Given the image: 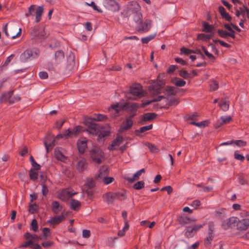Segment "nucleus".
Here are the masks:
<instances>
[{
    "instance_id": "obj_23",
    "label": "nucleus",
    "mask_w": 249,
    "mask_h": 249,
    "mask_svg": "<svg viewBox=\"0 0 249 249\" xmlns=\"http://www.w3.org/2000/svg\"><path fill=\"white\" fill-rule=\"evenodd\" d=\"M107 119V116L105 115H103V114H95L94 115V116L93 117H90V118H88L87 119H85V122L87 124V123L89 122V120H91V121H102L106 120Z\"/></svg>"
},
{
    "instance_id": "obj_34",
    "label": "nucleus",
    "mask_w": 249,
    "mask_h": 249,
    "mask_svg": "<svg viewBox=\"0 0 249 249\" xmlns=\"http://www.w3.org/2000/svg\"><path fill=\"white\" fill-rule=\"evenodd\" d=\"M203 31L206 33H212L213 31V26L209 23L203 22L202 23Z\"/></svg>"
},
{
    "instance_id": "obj_55",
    "label": "nucleus",
    "mask_w": 249,
    "mask_h": 249,
    "mask_svg": "<svg viewBox=\"0 0 249 249\" xmlns=\"http://www.w3.org/2000/svg\"><path fill=\"white\" fill-rule=\"evenodd\" d=\"M38 174L34 170L31 169L30 171V177L33 180H36L37 178Z\"/></svg>"
},
{
    "instance_id": "obj_12",
    "label": "nucleus",
    "mask_w": 249,
    "mask_h": 249,
    "mask_svg": "<svg viewBox=\"0 0 249 249\" xmlns=\"http://www.w3.org/2000/svg\"><path fill=\"white\" fill-rule=\"evenodd\" d=\"M92 121L89 120V122L87 124L84 122L85 124L88 126V128L85 129L89 134L93 135H96L98 133L99 129L97 125L92 123Z\"/></svg>"
},
{
    "instance_id": "obj_17",
    "label": "nucleus",
    "mask_w": 249,
    "mask_h": 249,
    "mask_svg": "<svg viewBox=\"0 0 249 249\" xmlns=\"http://www.w3.org/2000/svg\"><path fill=\"white\" fill-rule=\"evenodd\" d=\"M133 124V122L131 118H126V119L123 123L122 125L120 126L119 129V131L120 132H122L124 130L129 129L132 127Z\"/></svg>"
},
{
    "instance_id": "obj_44",
    "label": "nucleus",
    "mask_w": 249,
    "mask_h": 249,
    "mask_svg": "<svg viewBox=\"0 0 249 249\" xmlns=\"http://www.w3.org/2000/svg\"><path fill=\"white\" fill-rule=\"evenodd\" d=\"M71 131L73 133V134H74V135H77L80 132L85 131V129H83V128L81 126L78 125L74 127L72 130Z\"/></svg>"
},
{
    "instance_id": "obj_31",
    "label": "nucleus",
    "mask_w": 249,
    "mask_h": 249,
    "mask_svg": "<svg viewBox=\"0 0 249 249\" xmlns=\"http://www.w3.org/2000/svg\"><path fill=\"white\" fill-rule=\"evenodd\" d=\"M62 206L59 205L58 202L54 201L52 204V210L55 214H57L61 210Z\"/></svg>"
},
{
    "instance_id": "obj_59",
    "label": "nucleus",
    "mask_w": 249,
    "mask_h": 249,
    "mask_svg": "<svg viewBox=\"0 0 249 249\" xmlns=\"http://www.w3.org/2000/svg\"><path fill=\"white\" fill-rule=\"evenodd\" d=\"M50 230L48 228H44L42 231V234L44 239H46L50 235Z\"/></svg>"
},
{
    "instance_id": "obj_1",
    "label": "nucleus",
    "mask_w": 249,
    "mask_h": 249,
    "mask_svg": "<svg viewBox=\"0 0 249 249\" xmlns=\"http://www.w3.org/2000/svg\"><path fill=\"white\" fill-rule=\"evenodd\" d=\"M124 95L128 99L136 100L144 97L146 95V92L141 84L135 83L130 87L128 91L124 92Z\"/></svg>"
},
{
    "instance_id": "obj_63",
    "label": "nucleus",
    "mask_w": 249,
    "mask_h": 249,
    "mask_svg": "<svg viewBox=\"0 0 249 249\" xmlns=\"http://www.w3.org/2000/svg\"><path fill=\"white\" fill-rule=\"evenodd\" d=\"M86 185L89 188H92L95 185V182L92 179H89L87 180Z\"/></svg>"
},
{
    "instance_id": "obj_20",
    "label": "nucleus",
    "mask_w": 249,
    "mask_h": 249,
    "mask_svg": "<svg viewBox=\"0 0 249 249\" xmlns=\"http://www.w3.org/2000/svg\"><path fill=\"white\" fill-rule=\"evenodd\" d=\"M105 6L108 9L113 11H118L120 9L119 4L114 0H106Z\"/></svg>"
},
{
    "instance_id": "obj_50",
    "label": "nucleus",
    "mask_w": 249,
    "mask_h": 249,
    "mask_svg": "<svg viewBox=\"0 0 249 249\" xmlns=\"http://www.w3.org/2000/svg\"><path fill=\"white\" fill-rule=\"evenodd\" d=\"M233 144L240 147L245 146L247 145V142L243 140H233Z\"/></svg>"
},
{
    "instance_id": "obj_6",
    "label": "nucleus",
    "mask_w": 249,
    "mask_h": 249,
    "mask_svg": "<svg viewBox=\"0 0 249 249\" xmlns=\"http://www.w3.org/2000/svg\"><path fill=\"white\" fill-rule=\"evenodd\" d=\"M130 9L134 12V20L135 23L137 24L141 23V22L142 20V15L140 12V6L138 3L135 1H132L130 3Z\"/></svg>"
},
{
    "instance_id": "obj_40",
    "label": "nucleus",
    "mask_w": 249,
    "mask_h": 249,
    "mask_svg": "<svg viewBox=\"0 0 249 249\" xmlns=\"http://www.w3.org/2000/svg\"><path fill=\"white\" fill-rule=\"evenodd\" d=\"M114 196L116 199H118L120 200H124L126 198V194L124 191L123 192H118L114 193Z\"/></svg>"
},
{
    "instance_id": "obj_25",
    "label": "nucleus",
    "mask_w": 249,
    "mask_h": 249,
    "mask_svg": "<svg viewBox=\"0 0 249 249\" xmlns=\"http://www.w3.org/2000/svg\"><path fill=\"white\" fill-rule=\"evenodd\" d=\"M249 9L247 7L243 6L236 10L235 15L237 17H239L241 15L244 18L246 16L249 15Z\"/></svg>"
},
{
    "instance_id": "obj_56",
    "label": "nucleus",
    "mask_w": 249,
    "mask_h": 249,
    "mask_svg": "<svg viewBox=\"0 0 249 249\" xmlns=\"http://www.w3.org/2000/svg\"><path fill=\"white\" fill-rule=\"evenodd\" d=\"M109 131H102L101 132L98 137V141H99L100 139H102V138L108 136L109 135Z\"/></svg>"
},
{
    "instance_id": "obj_48",
    "label": "nucleus",
    "mask_w": 249,
    "mask_h": 249,
    "mask_svg": "<svg viewBox=\"0 0 249 249\" xmlns=\"http://www.w3.org/2000/svg\"><path fill=\"white\" fill-rule=\"evenodd\" d=\"M232 25H233V23H232L231 22H230L229 23L225 24L224 25V27H225V29L228 30L229 32L231 34V35H235V32L232 29Z\"/></svg>"
},
{
    "instance_id": "obj_4",
    "label": "nucleus",
    "mask_w": 249,
    "mask_h": 249,
    "mask_svg": "<svg viewBox=\"0 0 249 249\" xmlns=\"http://www.w3.org/2000/svg\"><path fill=\"white\" fill-rule=\"evenodd\" d=\"M204 225V223L190 225L184 230V236L187 238L193 237Z\"/></svg>"
},
{
    "instance_id": "obj_53",
    "label": "nucleus",
    "mask_w": 249,
    "mask_h": 249,
    "mask_svg": "<svg viewBox=\"0 0 249 249\" xmlns=\"http://www.w3.org/2000/svg\"><path fill=\"white\" fill-rule=\"evenodd\" d=\"M202 49L204 52L205 55L210 59L213 60H215V57L211 53H209V52L206 49V48L204 46H202Z\"/></svg>"
},
{
    "instance_id": "obj_33",
    "label": "nucleus",
    "mask_w": 249,
    "mask_h": 249,
    "mask_svg": "<svg viewBox=\"0 0 249 249\" xmlns=\"http://www.w3.org/2000/svg\"><path fill=\"white\" fill-rule=\"evenodd\" d=\"M163 98H164V97L163 96L159 95L157 97H154L151 100H147L146 101H143L142 103V106H145L150 104L152 102L160 101L162 99H163Z\"/></svg>"
},
{
    "instance_id": "obj_62",
    "label": "nucleus",
    "mask_w": 249,
    "mask_h": 249,
    "mask_svg": "<svg viewBox=\"0 0 249 249\" xmlns=\"http://www.w3.org/2000/svg\"><path fill=\"white\" fill-rule=\"evenodd\" d=\"M42 186V193L43 196H46L49 192L47 186L45 185V183L41 184Z\"/></svg>"
},
{
    "instance_id": "obj_13",
    "label": "nucleus",
    "mask_w": 249,
    "mask_h": 249,
    "mask_svg": "<svg viewBox=\"0 0 249 249\" xmlns=\"http://www.w3.org/2000/svg\"><path fill=\"white\" fill-rule=\"evenodd\" d=\"M145 173L144 169H142L137 172H136L132 177H130L128 176V175H125L124 176V178L127 180L129 183H133L135 181L139 179L140 178V177L142 175V174Z\"/></svg>"
},
{
    "instance_id": "obj_51",
    "label": "nucleus",
    "mask_w": 249,
    "mask_h": 249,
    "mask_svg": "<svg viewBox=\"0 0 249 249\" xmlns=\"http://www.w3.org/2000/svg\"><path fill=\"white\" fill-rule=\"evenodd\" d=\"M155 36V35H150L147 36L142 37L141 39L142 42L143 44H147L152 39H153Z\"/></svg>"
},
{
    "instance_id": "obj_57",
    "label": "nucleus",
    "mask_w": 249,
    "mask_h": 249,
    "mask_svg": "<svg viewBox=\"0 0 249 249\" xmlns=\"http://www.w3.org/2000/svg\"><path fill=\"white\" fill-rule=\"evenodd\" d=\"M35 5H31L29 8H28V12L25 14V16L26 17H29L30 16L33 15V12L35 10Z\"/></svg>"
},
{
    "instance_id": "obj_28",
    "label": "nucleus",
    "mask_w": 249,
    "mask_h": 249,
    "mask_svg": "<svg viewBox=\"0 0 249 249\" xmlns=\"http://www.w3.org/2000/svg\"><path fill=\"white\" fill-rule=\"evenodd\" d=\"M24 238L27 240L33 241V243L37 242L41 238L36 234H31L29 232H27L24 234Z\"/></svg>"
},
{
    "instance_id": "obj_37",
    "label": "nucleus",
    "mask_w": 249,
    "mask_h": 249,
    "mask_svg": "<svg viewBox=\"0 0 249 249\" xmlns=\"http://www.w3.org/2000/svg\"><path fill=\"white\" fill-rule=\"evenodd\" d=\"M167 104L169 106H176L179 102L178 99L175 96L171 97L167 99Z\"/></svg>"
},
{
    "instance_id": "obj_2",
    "label": "nucleus",
    "mask_w": 249,
    "mask_h": 249,
    "mask_svg": "<svg viewBox=\"0 0 249 249\" xmlns=\"http://www.w3.org/2000/svg\"><path fill=\"white\" fill-rule=\"evenodd\" d=\"M73 133L72 131L70 129H67L65 130L62 133L58 134L52 141L49 140V138L47 137L44 141V143L47 152H49V151L51 150L55 144V141L56 139H67L71 137Z\"/></svg>"
},
{
    "instance_id": "obj_8",
    "label": "nucleus",
    "mask_w": 249,
    "mask_h": 249,
    "mask_svg": "<svg viewBox=\"0 0 249 249\" xmlns=\"http://www.w3.org/2000/svg\"><path fill=\"white\" fill-rule=\"evenodd\" d=\"M238 222V217L235 216H231L223 221L222 223V227L224 230H227L229 228H232L234 227H236L237 228Z\"/></svg>"
},
{
    "instance_id": "obj_58",
    "label": "nucleus",
    "mask_w": 249,
    "mask_h": 249,
    "mask_svg": "<svg viewBox=\"0 0 249 249\" xmlns=\"http://www.w3.org/2000/svg\"><path fill=\"white\" fill-rule=\"evenodd\" d=\"M147 146L148 147L149 149L152 152H157L159 151L158 148L153 144L147 143Z\"/></svg>"
},
{
    "instance_id": "obj_47",
    "label": "nucleus",
    "mask_w": 249,
    "mask_h": 249,
    "mask_svg": "<svg viewBox=\"0 0 249 249\" xmlns=\"http://www.w3.org/2000/svg\"><path fill=\"white\" fill-rule=\"evenodd\" d=\"M152 128V124L142 126L140 128L139 130H138L137 131V132H136L137 135H139V134H138L139 132L144 133L148 130H150Z\"/></svg>"
},
{
    "instance_id": "obj_14",
    "label": "nucleus",
    "mask_w": 249,
    "mask_h": 249,
    "mask_svg": "<svg viewBox=\"0 0 249 249\" xmlns=\"http://www.w3.org/2000/svg\"><path fill=\"white\" fill-rule=\"evenodd\" d=\"M249 227V217L239 220L237 225V229L240 231H245Z\"/></svg>"
},
{
    "instance_id": "obj_54",
    "label": "nucleus",
    "mask_w": 249,
    "mask_h": 249,
    "mask_svg": "<svg viewBox=\"0 0 249 249\" xmlns=\"http://www.w3.org/2000/svg\"><path fill=\"white\" fill-rule=\"evenodd\" d=\"M144 184L143 181H139L134 184L133 187L136 190H140L144 187Z\"/></svg>"
},
{
    "instance_id": "obj_24",
    "label": "nucleus",
    "mask_w": 249,
    "mask_h": 249,
    "mask_svg": "<svg viewBox=\"0 0 249 249\" xmlns=\"http://www.w3.org/2000/svg\"><path fill=\"white\" fill-rule=\"evenodd\" d=\"M123 142V138L121 136H117L113 141L112 144L109 146L110 150H113L117 148Z\"/></svg>"
},
{
    "instance_id": "obj_64",
    "label": "nucleus",
    "mask_w": 249,
    "mask_h": 249,
    "mask_svg": "<svg viewBox=\"0 0 249 249\" xmlns=\"http://www.w3.org/2000/svg\"><path fill=\"white\" fill-rule=\"evenodd\" d=\"M213 236L212 233H209V235L205 238V242L207 244H209L213 240Z\"/></svg>"
},
{
    "instance_id": "obj_49",
    "label": "nucleus",
    "mask_w": 249,
    "mask_h": 249,
    "mask_svg": "<svg viewBox=\"0 0 249 249\" xmlns=\"http://www.w3.org/2000/svg\"><path fill=\"white\" fill-rule=\"evenodd\" d=\"M55 58L56 60L60 61L64 58V53L61 51H58L55 53Z\"/></svg>"
},
{
    "instance_id": "obj_46",
    "label": "nucleus",
    "mask_w": 249,
    "mask_h": 249,
    "mask_svg": "<svg viewBox=\"0 0 249 249\" xmlns=\"http://www.w3.org/2000/svg\"><path fill=\"white\" fill-rule=\"evenodd\" d=\"M210 90L214 91L218 89L219 87L218 83L215 80H213L210 83Z\"/></svg>"
},
{
    "instance_id": "obj_61",
    "label": "nucleus",
    "mask_w": 249,
    "mask_h": 249,
    "mask_svg": "<svg viewBox=\"0 0 249 249\" xmlns=\"http://www.w3.org/2000/svg\"><path fill=\"white\" fill-rule=\"evenodd\" d=\"M102 180L105 184H108L111 183L114 180V178L112 177H107V176H106Z\"/></svg>"
},
{
    "instance_id": "obj_45",
    "label": "nucleus",
    "mask_w": 249,
    "mask_h": 249,
    "mask_svg": "<svg viewBox=\"0 0 249 249\" xmlns=\"http://www.w3.org/2000/svg\"><path fill=\"white\" fill-rule=\"evenodd\" d=\"M179 74L180 76L184 79H188L192 78L190 74L184 70H180Z\"/></svg>"
},
{
    "instance_id": "obj_21",
    "label": "nucleus",
    "mask_w": 249,
    "mask_h": 249,
    "mask_svg": "<svg viewBox=\"0 0 249 249\" xmlns=\"http://www.w3.org/2000/svg\"><path fill=\"white\" fill-rule=\"evenodd\" d=\"M108 173V168L107 166H103L99 171L98 174L96 176L95 178L99 181L107 176Z\"/></svg>"
},
{
    "instance_id": "obj_15",
    "label": "nucleus",
    "mask_w": 249,
    "mask_h": 249,
    "mask_svg": "<svg viewBox=\"0 0 249 249\" xmlns=\"http://www.w3.org/2000/svg\"><path fill=\"white\" fill-rule=\"evenodd\" d=\"M231 120V117L230 116H221L217 122L214 124V127L217 128L221 126L229 123Z\"/></svg>"
},
{
    "instance_id": "obj_36",
    "label": "nucleus",
    "mask_w": 249,
    "mask_h": 249,
    "mask_svg": "<svg viewBox=\"0 0 249 249\" xmlns=\"http://www.w3.org/2000/svg\"><path fill=\"white\" fill-rule=\"evenodd\" d=\"M81 206L80 201L75 199H72L71 201V208L73 210H78Z\"/></svg>"
},
{
    "instance_id": "obj_39",
    "label": "nucleus",
    "mask_w": 249,
    "mask_h": 249,
    "mask_svg": "<svg viewBox=\"0 0 249 249\" xmlns=\"http://www.w3.org/2000/svg\"><path fill=\"white\" fill-rule=\"evenodd\" d=\"M157 115L155 113H147L144 114L143 120L144 121H149L156 118Z\"/></svg>"
},
{
    "instance_id": "obj_42",
    "label": "nucleus",
    "mask_w": 249,
    "mask_h": 249,
    "mask_svg": "<svg viewBox=\"0 0 249 249\" xmlns=\"http://www.w3.org/2000/svg\"><path fill=\"white\" fill-rule=\"evenodd\" d=\"M129 228V225L126 220H124V226L122 230H120L118 232V235L119 236H123L125 233L126 231Z\"/></svg>"
},
{
    "instance_id": "obj_43",
    "label": "nucleus",
    "mask_w": 249,
    "mask_h": 249,
    "mask_svg": "<svg viewBox=\"0 0 249 249\" xmlns=\"http://www.w3.org/2000/svg\"><path fill=\"white\" fill-rule=\"evenodd\" d=\"M208 123H209V122L207 121H202V122H198V123H196L195 122H190V124L195 125L198 126L199 127H200V128L205 127L206 126H207L208 124Z\"/></svg>"
},
{
    "instance_id": "obj_35",
    "label": "nucleus",
    "mask_w": 249,
    "mask_h": 249,
    "mask_svg": "<svg viewBox=\"0 0 249 249\" xmlns=\"http://www.w3.org/2000/svg\"><path fill=\"white\" fill-rule=\"evenodd\" d=\"M173 83L177 87H182L185 85L186 82L179 78H175L172 81Z\"/></svg>"
},
{
    "instance_id": "obj_60",
    "label": "nucleus",
    "mask_w": 249,
    "mask_h": 249,
    "mask_svg": "<svg viewBox=\"0 0 249 249\" xmlns=\"http://www.w3.org/2000/svg\"><path fill=\"white\" fill-rule=\"evenodd\" d=\"M31 229L34 231H37L38 230L37 223L36 219H33L31 223Z\"/></svg>"
},
{
    "instance_id": "obj_11",
    "label": "nucleus",
    "mask_w": 249,
    "mask_h": 249,
    "mask_svg": "<svg viewBox=\"0 0 249 249\" xmlns=\"http://www.w3.org/2000/svg\"><path fill=\"white\" fill-rule=\"evenodd\" d=\"M76 194V193L73 192L72 190L66 188L63 189L61 191V192L58 195V197L61 200L65 201Z\"/></svg>"
},
{
    "instance_id": "obj_29",
    "label": "nucleus",
    "mask_w": 249,
    "mask_h": 249,
    "mask_svg": "<svg viewBox=\"0 0 249 249\" xmlns=\"http://www.w3.org/2000/svg\"><path fill=\"white\" fill-rule=\"evenodd\" d=\"M54 155L55 158L61 161H64L66 157L62 154L61 149L60 148H56L54 150Z\"/></svg>"
},
{
    "instance_id": "obj_30",
    "label": "nucleus",
    "mask_w": 249,
    "mask_h": 249,
    "mask_svg": "<svg viewBox=\"0 0 249 249\" xmlns=\"http://www.w3.org/2000/svg\"><path fill=\"white\" fill-rule=\"evenodd\" d=\"M7 26L8 23L5 24L3 27V31L5 33V35L8 37H11V38H15L17 36L19 35L20 33L21 30L20 29H18V32L16 34H9L7 32Z\"/></svg>"
},
{
    "instance_id": "obj_22",
    "label": "nucleus",
    "mask_w": 249,
    "mask_h": 249,
    "mask_svg": "<svg viewBox=\"0 0 249 249\" xmlns=\"http://www.w3.org/2000/svg\"><path fill=\"white\" fill-rule=\"evenodd\" d=\"M181 89L169 86L166 87L165 89H164V93L168 96H170L171 95H175Z\"/></svg>"
},
{
    "instance_id": "obj_38",
    "label": "nucleus",
    "mask_w": 249,
    "mask_h": 249,
    "mask_svg": "<svg viewBox=\"0 0 249 249\" xmlns=\"http://www.w3.org/2000/svg\"><path fill=\"white\" fill-rule=\"evenodd\" d=\"M190 218L185 215H181L178 218V221L181 224H186L192 221Z\"/></svg>"
},
{
    "instance_id": "obj_19",
    "label": "nucleus",
    "mask_w": 249,
    "mask_h": 249,
    "mask_svg": "<svg viewBox=\"0 0 249 249\" xmlns=\"http://www.w3.org/2000/svg\"><path fill=\"white\" fill-rule=\"evenodd\" d=\"M103 199L104 202L108 204H111L115 200L114 194L113 192H109L103 195Z\"/></svg>"
},
{
    "instance_id": "obj_32",
    "label": "nucleus",
    "mask_w": 249,
    "mask_h": 249,
    "mask_svg": "<svg viewBox=\"0 0 249 249\" xmlns=\"http://www.w3.org/2000/svg\"><path fill=\"white\" fill-rule=\"evenodd\" d=\"M217 33L218 35L222 38H226L227 36H230L232 38H235V35H231V34L225 30H218L217 31Z\"/></svg>"
},
{
    "instance_id": "obj_41",
    "label": "nucleus",
    "mask_w": 249,
    "mask_h": 249,
    "mask_svg": "<svg viewBox=\"0 0 249 249\" xmlns=\"http://www.w3.org/2000/svg\"><path fill=\"white\" fill-rule=\"evenodd\" d=\"M213 35H205L204 34H200L197 35V38L198 40H202L204 41H206L208 40L211 39Z\"/></svg>"
},
{
    "instance_id": "obj_3",
    "label": "nucleus",
    "mask_w": 249,
    "mask_h": 249,
    "mask_svg": "<svg viewBox=\"0 0 249 249\" xmlns=\"http://www.w3.org/2000/svg\"><path fill=\"white\" fill-rule=\"evenodd\" d=\"M39 53V51L36 48L27 49L21 54L20 60L23 62H27L36 58L38 56Z\"/></svg>"
},
{
    "instance_id": "obj_9",
    "label": "nucleus",
    "mask_w": 249,
    "mask_h": 249,
    "mask_svg": "<svg viewBox=\"0 0 249 249\" xmlns=\"http://www.w3.org/2000/svg\"><path fill=\"white\" fill-rule=\"evenodd\" d=\"M161 87V82L156 81L149 86V90L151 94L155 95L160 93Z\"/></svg>"
},
{
    "instance_id": "obj_18",
    "label": "nucleus",
    "mask_w": 249,
    "mask_h": 249,
    "mask_svg": "<svg viewBox=\"0 0 249 249\" xmlns=\"http://www.w3.org/2000/svg\"><path fill=\"white\" fill-rule=\"evenodd\" d=\"M66 218V216L62 213L60 215L52 217L47 222V223L51 225H57L64 221Z\"/></svg>"
},
{
    "instance_id": "obj_16",
    "label": "nucleus",
    "mask_w": 249,
    "mask_h": 249,
    "mask_svg": "<svg viewBox=\"0 0 249 249\" xmlns=\"http://www.w3.org/2000/svg\"><path fill=\"white\" fill-rule=\"evenodd\" d=\"M77 145L78 151L81 153H84L87 148V140L82 138L78 140Z\"/></svg>"
},
{
    "instance_id": "obj_5",
    "label": "nucleus",
    "mask_w": 249,
    "mask_h": 249,
    "mask_svg": "<svg viewBox=\"0 0 249 249\" xmlns=\"http://www.w3.org/2000/svg\"><path fill=\"white\" fill-rule=\"evenodd\" d=\"M90 156L92 160L100 164L104 159V153L102 150L97 147H94L89 151Z\"/></svg>"
},
{
    "instance_id": "obj_27",
    "label": "nucleus",
    "mask_w": 249,
    "mask_h": 249,
    "mask_svg": "<svg viewBox=\"0 0 249 249\" xmlns=\"http://www.w3.org/2000/svg\"><path fill=\"white\" fill-rule=\"evenodd\" d=\"M87 165V162L86 160L83 159L78 162L76 168L78 171L81 172L86 169Z\"/></svg>"
},
{
    "instance_id": "obj_26",
    "label": "nucleus",
    "mask_w": 249,
    "mask_h": 249,
    "mask_svg": "<svg viewBox=\"0 0 249 249\" xmlns=\"http://www.w3.org/2000/svg\"><path fill=\"white\" fill-rule=\"evenodd\" d=\"M43 11L44 7L43 6H39L36 8V22H38L41 20Z\"/></svg>"
},
{
    "instance_id": "obj_52",
    "label": "nucleus",
    "mask_w": 249,
    "mask_h": 249,
    "mask_svg": "<svg viewBox=\"0 0 249 249\" xmlns=\"http://www.w3.org/2000/svg\"><path fill=\"white\" fill-rule=\"evenodd\" d=\"M219 106L223 111H227L229 108V104L226 101H223L221 103H219Z\"/></svg>"
},
{
    "instance_id": "obj_7",
    "label": "nucleus",
    "mask_w": 249,
    "mask_h": 249,
    "mask_svg": "<svg viewBox=\"0 0 249 249\" xmlns=\"http://www.w3.org/2000/svg\"><path fill=\"white\" fill-rule=\"evenodd\" d=\"M138 105L135 103H125L123 106L120 104L112 105L109 108V111L114 110L115 113H118L120 111L124 108H130L131 110H136L138 107Z\"/></svg>"
},
{
    "instance_id": "obj_10",
    "label": "nucleus",
    "mask_w": 249,
    "mask_h": 249,
    "mask_svg": "<svg viewBox=\"0 0 249 249\" xmlns=\"http://www.w3.org/2000/svg\"><path fill=\"white\" fill-rule=\"evenodd\" d=\"M151 27V20L147 19L144 22L142 20L141 23L137 24V30L139 32H146Z\"/></svg>"
}]
</instances>
